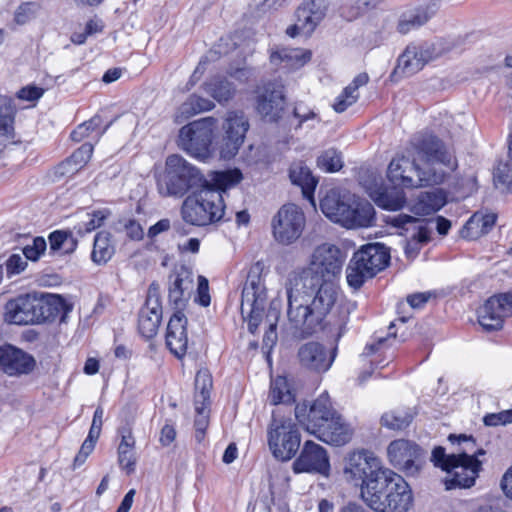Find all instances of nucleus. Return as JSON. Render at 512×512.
Instances as JSON below:
<instances>
[{
  "label": "nucleus",
  "instance_id": "obj_18",
  "mask_svg": "<svg viewBox=\"0 0 512 512\" xmlns=\"http://www.w3.org/2000/svg\"><path fill=\"white\" fill-rule=\"evenodd\" d=\"M512 316V291L489 297L478 310V322L487 332L502 329L505 318Z\"/></svg>",
  "mask_w": 512,
  "mask_h": 512
},
{
  "label": "nucleus",
  "instance_id": "obj_14",
  "mask_svg": "<svg viewBox=\"0 0 512 512\" xmlns=\"http://www.w3.org/2000/svg\"><path fill=\"white\" fill-rule=\"evenodd\" d=\"M305 224L302 209L295 204H285L272 219L273 236L278 243L290 245L300 238Z\"/></svg>",
  "mask_w": 512,
  "mask_h": 512
},
{
  "label": "nucleus",
  "instance_id": "obj_34",
  "mask_svg": "<svg viewBox=\"0 0 512 512\" xmlns=\"http://www.w3.org/2000/svg\"><path fill=\"white\" fill-rule=\"evenodd\" d=\"M289 178L293 185L299 186L305 199L313 202L318 181L311 170L302 163H293L289 168Z\"/></svg>",
  "mask_w": 512,
  "mask_h": 512
},
{
  "label": "nucleus",
  "instance_id": "obj_10",
  "mask_svg": "<svg viewBox=\"0 0 512 512\" xmlns=\"http://www.w3.org/2000/svg\"><path fill=\"white\" fill-rule=\"evenodd\" d=\"M387 178L394 186L413 188L440 184L444 181L445 172L442 169L421 168L416 159L407 154L391 160Z\"/></svg>",
  "mask_w": 512,
  "mask_h": 512
},
{
  "label": "nucleus",
  "instance_id": "obj_57",
  "mask_svg": "<svg viewBox=\"0 0 512 512\" xmlns=\"http://www.w3.org/2000/svg\"><path fill=\"white\" fill-rule=\"evenodd\" d=\"M483 422L486 426H499L512 423V409L498 413H490L484 416Z\"/></svg>",
  "mask_w": 512,
  "mask_h": 512
},
{
  "label": "nucleus",
  "instance_id": "obj_35",
  "mask_svg": "<svg viewBox=\"0 0 512 512\" xmlns=\"http://www.w3.org/2000/svg\"><path fill=\"white\" fill-rule=\"evenodd\" d=\"M111 238L112 235L108 231H100L95 235L91 260L96 265H105L114 255L115 248Z\"/></svg>",
  "mask_w": 512,
  "mask_h": 512
},
{
  "label": "nucleus",
  "instance_id": "obj_4",
  "mask_svg": "<svg viewBox=\"0 0 512 512\" xmlns=\"http://www.w3.org/2000/svg\"><path fill=\"white\" fill-rule=\"evenodd\" d=\"M380 480H375L372 491L363 500L376 512H408L413 495L402 476L388 470Z\"/></svg>",
  "mask_w": 512,
  "mask_h": 512
},
{
  "label": "nucleus",
  "instance_id": "obj_33",
  "mask_svg": "<svg viewBox=\"0 0 512 512\" xmlns=\"http://www.w3.org/2000/svg\"><path fill=\"white\" fill-rule=\"evenodd\" d=\"M446 204V195L440 189L421 192L410 210L415 215H430L440 210Z\"/></svg>",
  "mask_w": 512,
  "mask_h": 512
},
{
  "label": "nucleus",
  "instance_id": "obj_16",
  "mask_svg": "<svg viewBox=\"0 0 512 512\" xmlns=\"http://www.w3.org/2000/svg\"><path fill=\"white\" fill-rule=\"evenodd\" d=\"M255 108L266 122L277 123L284 119L288 114L284 86L278 82L265 84L257 92Z\"/></svg>",
  "mask_w": 512,
  "mask_h": 512
},
{
  "label": "nucleus",
  "instance_id": "obj_58",
  "mask_svg": "<svg viewBox=\"0 0 512 512\" xmlns=\"http://www.w3.org/2000/svg\"><path fill=\"white\" fill-rule=\"evenodd\" d=\"M195 301L203 307L210 305L209 283L204 276H198L197 297Z\"/></svg>",
  "mask_w": 512,
  "mask_h": 512
},
{
  "label": "nucleus",
  "instance_id": "obj_43",
  "mask_svg": "<svg viewBox=\"0 0 512 512\" xmlns=\"http://www.w3.org/2000/svg\"><path fill=\"white\" fill-rule=\"evenodd\" d=\"M268 398L272 405L289 404L295 400L284 378L272 382Z\"/></svg>",
  "mask_w": 512,
  "mask_h": 512
},
{
  "label": "nucleus",
  "instance_id": "obj_7",
  "mask_svg": "<svg viewBox=\"0 0 512 512\" xmlns=\"http://www.w3.org/2000/svg\"><path fill=\"white\" fill-rule=\"evenodd\" d=\"M224 210L222 194L206 185L186 197L181 206V217L190 225L206 226L222 220Z\"/></svg>",
  "mask_w": 512,
  "mask_h": 512
},
{
  "label": "nucleus",
  "instance_id": "obj_63",
  "mask_svg": "<svg viewBox=\"0 0 512 512\" xmlns=\"http://www.w3.org/2000/svg\"><path fill=\"white\" fill-rule=\"evenodd\" d=\"M292 115L294 118L298 119V124L295 127L296 129L301 128L303 123L308 120L317 118V114L314 111L307 108L303 109L301 105L293 108Z\"/></svg>",
  "mask_w": 512,
  "mask_h": 512
},
{
  "label": "nucleus",
  "instance_id": "obj_60",
  "mask_svg": "<svg viewBox=\"0 0 512 512\" xmlns=\"http://www.w3.org/2000/svg\"><path fill=\"white\" fill-rule=\"evenodd\" d=\"M44 94V89L35 85H28L17 92V98L25 101H37Z\"/></svg>",
  "mask_w": 512,
  "mask_h": 512
},
{
  "label": "nucleus",
  "instance_id": "obj_31",
  "mask_svg": "<svg viewBox=\"0 0 512 512\" xmlns=\"http://www.w3.org/2000/svg\"><path fill=\"white\" fill-rule=\"evenodd\" d=\"M329 6L328 0H305L296 10V18L305 22L308 31H314L325 18Z\"/></svg>",
  "mask_w": 512,
  "mask_h": 512
},
{
  "label": "nucleus",
  "instance_id": "obj_46",
  "mask_svg": "<svg viewBox=\"0 0 512 512\" xmlns=\"http://www.w3.org/2000/svg\"><path fill=\"white\" fill-rule=\"evenodd\" d=\"M448 441L451 444L464 445L463 449H466V453L472 452L469 456H475L476 460H479V456H483L486 454V451L482 448L476 449V441L471 435L466 434H450L448 436Z\"/></svg>",
  "mask_w": 512,
  "mask_h": 512
},
{
  "label": "nucleus",
  "instance_id": "obj_42",
  "mask_svg": "<svg viewBox=\"0 0 512 512\" xmlns=\"http://www.w3.org/2000/svg\"><path fill=\"white\" fill-rule=\"evenodd\" d=\"M406 202L405 194L402 190H385L381 192L376 199V204L386 210H400Z\"/></svg>",
  "mask_w": 512,
  "mask_h": 512
},
{
  "label": "nucleus",
  "instance_id": "obj_17",
  "mask_svg": "<svg viewBox=\"0 0 512 512\" xmlns=\"http://www.w3.org/2000/svg\"><path fill=\"white\" fill-rule=\"evenodd\" d=\"M264 264L260 261L254 263L247 273L246 281L241 295V308L249 309L251 319L260 315L264 310L267 291L263 279Z\"/></svg>",
  "mask_w": 512,
  "mask_h": 512
},
{
  "label": "nucleus",
  "instance_id": "obj_12",
  "mask_svg": "<svg viewBox=\"0 0 512 512\" xmlns=\"http://www.w3.org/2000/svg\"><path fill=\"white\" fill-rule=\"evenodd\" d=\"M215 120L212 117L191 122L180 129L179 146L189 155L206 160L212 155Z\"/></svg>",
  "mask_w": 512,
  "mask_h": 512
},
{
  "label": "nucleus",
  "instance_id": "obj_54",
  "mask_svg": "<svg viewBox=\"0 0 512 512\" xmlns=\"http://www.w3.org/2000/svg\"><path fill=\"white\" fill-rule=\"evenodd\" d=\"M80 169L77 167V164H74L70 158H66L64 161L59 163L53 169V181H59L63 178L73 176Z\"/></svg>",
  "mask_w": 512,
  "mask_h": 512
},
{
  "label": "nucleus",
  "instance_id": "obj_9",
  "mask_svg": "<svg viewBox=\"0 0 512 512\" xmlns=\"http://www.w3.org/2000/svg\"><path fill=\"white\" fill-rule=\"evenodd\" d=\"M389 469L382 466L381 460L369 450H355L343 458V475L346 481L361 488V497L369 494L375 480H380Z\"/></svg>",
  "mask_w": 512,
  "mask_h": 512
},
{
  "label": "nucleus",
  "instance_id": "obj_32",
  "mask_svg": "<svg viewBox=\"0 0 512 512\" xmlns=\"http://www.w3.org/2000/svg\"><path fill=\"white\" fill-rule=\"evenodd\" d=\"M437 12L435 3H428L415 8L409 13H405L399 20L397 30L401 34H407L413 29H417L427 23Z\"/></svg>",
  "mask_w": 512,
  "mask_h": 512
},
{
  "label": "nucleus",
  "instance_id": "obj_48",
  "mask_svg": "<svg viewBox=\"0 0 512 512\" xmlns=\"http://www.w3.org/2000/svg\"><path fill=\"white\" fill-rule=\"evenodd\" d=\"M381 1L382 0H358L356 6H343L341 14L348 21H352L366 10L374 8Z\"/></svg>",
  "mask_w": 512,
  "mask_h": 512
},
{
  "label": "nucleus",
  "instance_id": "obj_20",
  "mask_svg": "<svg viewBox=\"0 0 512 512\" xmlns=\"http://www.w3.org/2000/svg\"><path fill=\"white\" fill-rule=\"evenodd\" d=\"M162 319V303L160 285L153 281L147 291L144 306L139 311L138 330L146 339L153 338L158 331Z\"/></svg>",
  "mask_w": 512,
  "mask_h": 512
},
{
  "label": "nucleus",
  "instance_id": "obj_6",
  "mask_svg": "<svg viewBox=\"0 0 512 512\" xmlns=\"http://www.w3.org/2000/svg\"><path fill=\"white\" fill-rule=\"evenodd\" d=\"M431 461L434 466L447 472L443 480L446 490L472 487L482 469V462L476 460L475 456H469L466 449L446 454L444 447L436 446L432 451Z\"/></svg>",
  "mask_w": 512,
  "mask_h": 512
},
{
  "label": "nucleus",
  "instance_id": "obj_50",
  "mask_svg": "<svg viewBox=\"0 0 512 512\" xmlns=\"http://www.w3.org/2000/svg\"><path fill=\"white\" fill-rule=\"evenodd\" d=\"M99 439V436H95L88 433L87 438L82 443L78 454L74 458L73 468L81 466L87 459V457L92 453L95 448L96 442Z\"/></svg>",
  "mask_w": 512,
  "mask_h": 512
},
{
  "label": "nucleus",
  "instance_id": "obj_13",
  "mask_svg": "<svg viewBox=\"0 0 512 512\" xmlns=\"http://www.w3.org/2000/svg\"><path fill=\"white\" fill-rule=\"evenodd\" d=\"M406 153L417 161H422L421 168L437 169L435 164L452 168V156L447 151L444 142L431 133H419L409 141Z\"/></svg>",
  "mask_w": 512,
  "mask_h": 512
},
{
  "label": "nucleus",
  "instance_id": "obj_23",
  "mask_svg": "<svg viewBox=\"0 0 512 512\" xmlns=\"http://www.w3.org/2000/svg\"><path fill=\"white\" fill-rule=\"evenodd\" d=\"M337 353V348L327 350L319 342H307L298 349V359L302 367L307 370L323 373L330 369Z\"/></svg>",
  "mask_w": 512,
  "mask_h": 512
},
{
  "label": "nucleus",
  "instance_id": "obj_27",
  "mask_svg": "<svg viewBox=\"0 0 512 512\" xmlns=\"http://www.w3.org/2000/svg\"><path fill=\"white\" fill-rule=\"evenodd\" d=\"M187 317L182 311H175L170 317L166 331V346L170 352L182 359L187 352L188 336H187Z\"/></svg>",
  "mask_w": 512,
  "mask_h": 512
},
{
  "label": "nucleus",
  "instance_id": "obj_1",
  "mask_svg": "<svg viewBox=\"0 0 512 512\" xmlns=\"http://www.w3.org/2000/svg\"><path fill=\"white\" fill-rule=\"evenodd\" d=\"M343 263L344 256L337 246L323 244L312 255V268L289 274L285 284L287 317L295 337L306 338L324 329L336 302L330 279L340 274Z\"/></svg>",
  "mask_w": 512,
  "mask_h": 512
},
{
  "label": "nucleus",
  "instance_id": "obj_2",
  "mask_svg": "<svg viewBox=\"0 0 512 512\" xmlns=\"http://www.w3.org/2000/svg\"><path fill=\"white\" fill-rule=\"evenodd\" d=\"M294 413L298 424L324 443L342 446L352 438L353 429L333 407L327 392L312 402L298 403Z\"/></svg>",
  "mask_w": 512,
  "mask_h": 512
},
{
  "label": "nucleus",
  "instance_id": "obj_55",
  "mask_svg": "<svg viewBox=\"0 0 512 512\" xmlns=\"http://www.w3.org/2000/svg\"><path fill=\"white\" fill-rule=\"evenodd\" d=\"M494 180L508 191H512V169L508 163H499L494 172Z\"/></svg>",
  "mask_w": 512,
  "mask_h": 512
},
{
  "label": "nucleus",
  "instance_id": "obj_45",
  "mask_svg": "<svg viewBox=\"0 0 512 512\" xmlns=\"http://www.w3.org/2000/svg\"><path fill=\"white\" fill-rule=\"evenodd\" d=\"M107 216L108 212L105 210H98L91 214H87V220L79 223L75 227L77 229V233L83 235L92 232L96 228H99L103 225Z\"/></svg>",
  "mask_w": 512,
  "mask_h": 512
},
{
  "label": "nucleus",
  "instance_id": "obj_19",
  "mask_svg": "<svg viewBox=\"0 0 512 512\" xmlns=\"http://www.w3.org/2000/svg\"><path fill=\"white\" fill-rule=\"evenodd\" d=\"M194 288V275L191 268L184 264L173 267L168 275V302L175 311L186 308Z\"/></svg>",
  "mask_w": 512,
  "mask_h": 512
},
{
  "label": "nucleus",
  "instance_id": "obj_49",
  "mask_svg": "<svg viewBox=\"0 0 512 512\" xmlns=\"http://www.w3.org/2000/svg\"><path fill=\"white\" fill-rule=\"evenodd\" d=\"M195 411V439L198 443H200L204 439L206 429L208 428L209 425V410L208 408H200L198 406H195Z\"/></svg>",
  "mask_w": 512,
  "mask_h": 512
},
{
  "label": "nucleus",
  "instance_id": "obj_53",
  "mask_svg": "<svg viewBox=\"0 0 512 512\" xmlns=\"http://www.w3.org/2000/svg\"><path fill=\"white\" fill-rule=\"evenodd\" d=\"M93 150L94 147L91 143H84L69 158L81 170L90 160Z\"/></svg>",
  "mask_w": 512,
  "mask_h": 512
},
{
  "label": "nucleus",
  "instance_id": "obj_11",
  "mask_svg": "<svg viewBox=\"0 0 512 512\" xmlns=\"http://www.w3.org/2000/svg\"><path fill=\"white\" fill-rule=\"evenodd\" d=\"M268 446L272 455L280 461L295 457L301 445V433L297 424L289 417L273 412L267 430Z\"/></svg>",
  "mask_w": 512,
  "mask_h": 512
},
{
  "label": "nucleus",
  "instance_id": "obj_56",
  "mask_svg": "<svg viewBox=\"0 0 512 512\" xmlns=\"http://www.w3.org/2000/svg\"><path fill=\"white\" fill-rule=\"evenodd\" d=\"M6 265V274L8 278H11L15 275L23 272L28 263L27 259L21 257L19 254H12L5 262Z\"/></svg>",
  "mask_w": 512,
  "mask_h": 512
},
{
  "label": "nucleus",
  "instance_id": "obj_51",
  "mask_svg": "<svg viewBox=\"0 0 512 512\" xmlns=\"http://www.w3.org/2000/svg\"><path fill=\"white\" fill-rule=\"evenodd\" d=\"M47 243L46 240L41 237H35L32 241V244L26 245L23 248V254L25 259L31 261H37L40 256L46 251Z\"/></svg>",
  "mask_w": 512,
  "mask_h": 512
},
{
  "label": "nucleus",
  "instance_id": "obj_25",
  "mask_svg": "<svg viewBox=\"0 0 512 512\" xmlns=\"http://www.w3.org/2000/svg\"><path fill=\"white\" fill-rule=\"evenodd\" d=\"M35 366L34 357L22 349L11 344L0 346V368L8 376L29 374Z\"/></svg>",
  "mask_w": 512,
  "mask_h": 512
},
{
  "label": "nucleus",
  "instance_id": "obj_30",
  "mask_svg": "<svg viewBox=\"0 0 512 512\" xmlns=\"http://www.w3.org/2000/svg\"><path fill=\"white\" fill-rule=\"evenodd\" d=\"M118 432L121 435V441L117 450L118 463L130 475L134 473L136 466L135 438L129 426L120 427Z\"/></svg>",
  "mask_w": 512,
  "mask_h": 512
},
{
  "label": "nucleus",
  "instance_id": "obj_61",
  "mask_svg": "<svg viewBox=\"0 0 512 512\" xmlns=\"http://www.w3.org/2000/svg\"><path fill=\"white\" fill-rule=\"evenodd\" d=\"M125 232L129 239L133 241H140L144 237V231L139 222L135 219L128 220L125 225Z\"/></svg>",
  "mask_w": 512,
  "mask_h": 512
},
{
  "label": "nucleus",
  "instance_id": "obj_64",
  "mask_svg": "<svg viewBox=\"0 0 512 512\" xmlns=\"http://www.w3.org/2000/svg\"><path fill=\"white\" fill-rule=\"evenodd\" d=\"M103 414H104V410H103L102 406L99 405L94 412L91 427L88 432L89 434L100 437V433H101L102 425H103Z\"/></svg>",
  "mask_w": 512,
  "mask_h": 512
},
{
  "label": "nucleus",
  "instance_id": "obj_29",
  "mask_svg": "<svg viewBox=\"0 0 512 512\" xmlns=\"http://www.w3.org/2000/svg\"><path fill=\"white\" fill-rule=\"evenodd\" d=\"M386 222L400 229V234L407 235L412 240H416L417 243L425 244L430 240V231L426 227L425 220L408 214H398L395 216H389Z\"/></svg>",
  "mask_w": 512,
  "mask_h": 512
},
{
  "label": "nucleus",
  "instance_id": "obj_26",
  "mask_svg": "<svg viewBox=\"0 0 512 512\" xmlns=\"http://www.w3.org/2000/svg\"><path fill=\"white\" fill-rule=\"evenodd\" d=\"M36 302V294L19 295L9 300L5 305V321L17 325L35 324L37 321Z\"/></svg>",
  "mask_w": 512,
  "mask_h": 512
},
{
  "label": "nucleus",
  "instance_id": "obj_3",
  "mask_svg": "<svg viewBox=\"0 0 512 512\" xmlns=\"http://www.w3.org/2000/svg\"><path fill=\"white\" fill-rule=\"evenodd\" d=\"M320 208L330 220L347 228L368 227L374 220L372 204L346 190L328 191L320 201Z\"/></svg>",
  "mask_w": 512,
  "mask_h": 512
},
{
  "label": "nucleus",
  "instance_id": "obj_38",
  "mask_svg": "<svg viewBox=\"0 0 512 512\" xmlns=\"http://www.w3.org/2000/svg\"><path fill=\"white\" fill-rule=\"evenodd\" d=\"M210 176L211 180H208V185L212 189H217L221 194L226 192L228 188L238 184L243 178L241 171L237 168L225 171H214Z\"/></svg>",
  "mask_w": 512,
  "mask_h": 512
},
{
  "label": "nucleus",
  "instance_id": "obj_47",
  "mask_svg": "<svg viewBox=\"0 0 512 512\" xmlns=\"http://www.w3.org/2000/svg\"><path fill=\"white\" fill-rule=\"evenodd\" d=\"M102 124V118L99 115H95L90 120L77 126V128L71 133V138L75 142L82 141L85 137H88L92 132L98 130Z\"/></svg>",
  "mask_w": 512,
  "mask_h": 512
},
{
  "label": "nucleus",
  "instance_id": "obj_28",
  "mask_svg": "<svg viewBox=\"0 0 512 512\" xmlns=\"http://www.w3.org/2000/svg\"><path fill=\"white\" fill-rule=\"evenodd\" d=\"M36 323L53 322L58 317L61 320L72 310V307L67 304L65 299L60 295H41L37 297L36 302Z\"/></svg>",
  "mask_w": 512,
  "mask_h": 512
},
{
  "label": "nucleus",
  "instance_id": "obj_36",
  "mask_svg": "<svg viewBox=\"0 0 512 512\" xmlns=\"http://www.w3.org/2000/svg\"><path fill=\"white\" fill-rule=\"evenodd\" d=\"M204 90L220 104L231 100L236 91L234 84L223 77H213L205 82Z\"/></svg>",
  "mask_w": 512,
  "mask_h": 512
},
{
  "label": "nucleus",
  "instance_id": "obj_21",
  "mask_svg": "<svg viewBox=\"0 0 512 512\" xmlns=\"http://www.w3.org/2000/svg\"><path fill=\"white\" fill-rule=\"evenodd\" d=\"M225 135L222 139L220 156L225 160L233 158L242 146L249 129V121L241 111H232L223 125Z\"/></svg>",
  "mask_w": 512,
  "mask_h": 512
},
{
  "label": "nucleus",
  "instance_id": "obj_15",
  "mask_svg": "<svg viewBox=\"0 0 512 512\" xmlns=\"http://www.w3.org/2000/svg\"><path fill=\"white\" fill-rule=\"evenodd\" d=\"M387 455L391 465L407 476H416L426 459V452L417 443L406 439L392 441Z\"/></svg>",
  "mask_w": 512,
  "mask_h": 512
},
{
  "label": "nucleus",
  "instance_id": "obj_52",
  "mask_svg": "<svg viewBox=\"0 0 512 512\" xmlns=\"http://www.w3.org/2000/svg\"><path fill=\"white\" fill-rule=\"evenodd\" d=\"M38 5L34 2L22 3L16 10L14 20L19 25H24L35 17Z\"/></svg>",
  "mask_w": 512,
  "mask_h": 512
},
{
  "label": "nucleus",
  "instance_id": "obj_59",
  "mask_svg": "<svg viewBox=\"0 0 512 512\" xmlns=\"http://www.w3.org/2000/svg\"><path fill=\"white\" fill-rule=\"evenodd\" d=\"M14 120L10 116L0 115V144L13 139Z\"/></svg>",
  "mask_w": 512,
  "mask_h": 512
},
{
  "label": "nucleus",
  "instance_id": "obj_39",
  "mask_svg": "<svg viewBox=\"0 0 512 512\" xmlns=\"http://www.w3.org/2000/svg\"><path fill=\"white\" fill-rule=\"evenodd\" d=\"M414 419V413L410 409H398L386 412L381 417V424L392 430L407 428Z\"/></svg>",
  "mask_w": 512,
  "mask_h": 512
},
{
  "label": "nucleus",
  "instance_id": "obj_24",
  "mask_svg": "<svg viewBox=\"0 0 512 512\" xmlns=\"http://www.w3.org/2000/svg\"><path fill=\"white\" fill-rule=\"evenodd\" d=\"M437 56L432 44H410L398 57L395 73L411 76L420 71L427 62Z\"/></svg>",
  "mask_w": 512,
  "mask_h": 512
},
{
  "label": "nucleus",
  "instance_id": "obj_44",
  "mask_svg": "<svg viewBox=\"0 0 512 512\" xmlns=\"http://www.w3.org/2000/svg\"><path fill=\"white\" fill-rule=\"evenodd\" d=\"M497 215L495 213H488L485 215H479L475 213L464 226V229L474 230L480 228V234H487L496 224Z\"/></svg>",
  "mask_w": 512,
  "mask_h": 512
},
{
  "label": "nucleus",
  "instance_id": "obj_37",
  "mask_svg": "<svg viewBox=\"0 0 512 512\" xmlns=\"http://www.w3.org/2000/svg\"><path fill=\"white\" fill-rule=\"evenodd\" d=\"M213 386L212 376L207 369H201L195 376L194 405L200 408L210 406V394Z\"/></svg>",
  "mask_w": 512,
  "mask_h": 512
},
{
  "label": "nucleus",
  "instance_id": "obj_40",
  "mask_svg": "<svg viewBox=\"0 0 512 512\" xmlns=\"http://www.w3.org/2000/svg\"><path fill=\"white\" fill-rule=\"evenodd\" d=\"M214 107H215V104L211 100L203 98L197 94H192L180 106V112L186 118H189L198 113L210 111Z\"/></svg>",
  "mask_w": 512,
  "mask_h": 512
},
{
  "label": "nucleus",
  "instance_id": "obj_62",
  "mask_svg": "<svg viewBox=\"0 0 512 512\" xmlns=\"http://www.w3.org/2000/svg\"><path fill=\"white\" fill-rule=\"evenodd\" d=\"M69 231L65 230H55L50 233L48 239L50 244V250L52 252H58L61 251L63 248L64 241L66 240V237L68 235Z\"/></svg>",
  "mask_w": 512,
  "mask_h": 512
},
{
  "label": "nucleus",
  "instance_id": "obj_22",
  "mask_svg": "<svg viewBox=\"0 0 512 512\" xmlns=\"http://www.w3.org/2000/svg\"><path fill=\"white\" fill-rule=\"evenodd\" d=\"M293 472L328 475L330 463L327 451L312 440L304 442L299 456L292 465Z\"/></svg>",
  "mask_w": 512,
  "mask_h": 512
},
{
  "label": "nucleus",
  "instance_id": "obj_5",
  "mask_svg": "<svg viewBox=\"0 0 512 512\" xmlns=\"http://www.w3.org/2000/svg\"><path fill=\"white\" fill-rule=\"evenodd\" d=\"M206 185L208 180L201 171L176 154L167 157L165 172L157 180L158 192L164 197H183Z\"/></svg>",
  "mask_w": 512,
  "mask_h": 512
},
{
  "label": "nucleus",
  "instance_id": "obj_41",
  "mask_svg": "<svg viewBox=\"0 0 512 512\" xmlns=\"http://www.w3.org/2000/svg\"><path fill=\"white\" fill-rule=\"evenodd\" d=\"M317 166L327 173L339 171L343 167L342 153L334 148L324 150L317 158Z\"/></svg>",
  "mask_w": 512,
  "mask_h": 512
},
{
  "label": "nucleus",
  "instance_id": "obj_8",
  "mask_svg": "<svg viewBox=\"0 0 512 512\" xmlns=\"http://www.w3.org/2000/svg\"><path fill=\"white\" fill-rule=\"evenodd\" d=\"M390 262L389 250L380 243H369L356 251L347 268L346 279L348 285L358 290L364 283L374 278L385 269Z\"/></svg>",
  "mask_w": 512,
  "mask_h": 512
}]
</instances>
